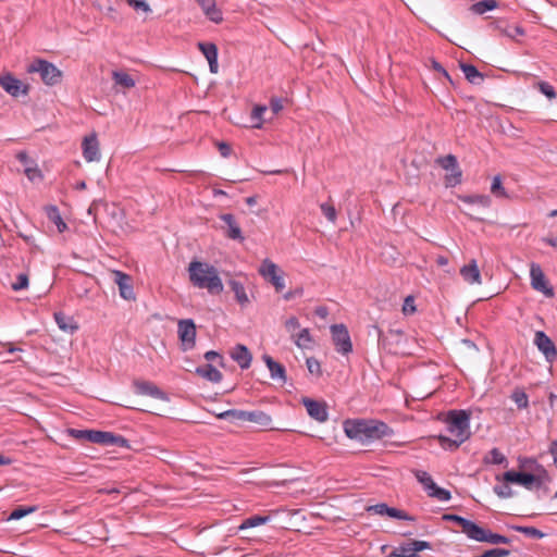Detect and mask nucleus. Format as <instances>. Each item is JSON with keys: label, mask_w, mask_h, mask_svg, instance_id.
Returning a JSON list of instances; mask_svg holds the SVG:
<instances>
[{"label": "nucleus", "mask_w": 557, "mask_h": 557, "mask_svg": "<svg viewBox=\"0 0 557 557\" xmlns=\"http://www.w3.org/2000/svg\"><path fill=\"white\" fill-rule=\"evenodd\" d=\"M442 519L444 521H451V522H455L457 523L460 528H461V531L469 537V539H472L473 536V533L478 527V524L471 520H468L461 516H458V515H454V513H445L443 515Z\"/></svg>", "instance_id": "obj_23"}, {"label": "nucleus", "mask_w": 557, "mask_h": 557, "mask_svg": "<svg viewBox=\"0 0 557 557\" xmlns=\"http://www.w3.org/2000/svg\"><path fill=\"white\" fill-rule=\"evenodd\" d=\"M461 176H462V172L458 165L457 168L451 170L450 174H447L445 176V185L447 187H455L456 185L461 183Z\"/></svg>", "instance_id": "obj_47"}, {"label": "nucleus", "mask_w": 557, "mask_h": 557, "mask_svg": "<svg viewBox=\"0 0 557 557\" xmlns=\"http://www.w3.org/2000/svg\"><path fill=\"white\" fill-rule=\"evenodd\" d=\"M484 462L491 465H507V458L498 448H493L484 457Z\"/></svg>", "instance_id": "obj_39"}, {"label": "nucleus", "mask_w": 557, "mask_h": 557, "mask_svg": "<svg viewBox=\"0 0 557 557\" xmlns=\"http://www.w3.org/2000/svg\"><path fill=\"white\" fill-rule=\"evenodd\" d=\"M508 528L513 531L520 532V533L527 535L528 537H532V539H536V540H541L545 536L544 532H542L541 530H539L534 527L511 524V525H508Z\"/></svg>", "instance_id": "obj_35"}, {"label": "nucleus", "mask_w": 557, "mask_h": 557, "mask_svg": "<svg viewBox=\"0 0 557 557\" xmlns=\"http://www.w3.org/2000/svg\"><path fill=\"white\" fill-rule=\"evenodd\" d=\"M411 545H413V550H416V554L424 549H431L432 547L430 542L419 540H412Z\"/></svg>", "instance_id": "obj_62"}, {"label": "nucleus", "mask_w": 557, "mask_h": 557, "mask_svg": "<svg viewBox=\"0 0 557 557\" xmlns=\"http://www.w3.org/2000/svg\"><path fill=\"white\" fill-rule=\"evenodd\" d=\"M82 148L83 156L87 162H94L100 159L99 141L95 133L84 138Z\"/></svg>", "instance_id": "obj_18"}, {"label": "nucleus", "mask_w": 557, "mask_h": 557, "mask_svg": "<svg viewBox=\"0 0 557 557\" xmlns=\"http://www.w3.org/2000/svg\"><path fill=\"white\" fill-rule=\"evenodd\" d=\"M467 203H479L482 207H488L491 205V198L487 195H471L461 198Z\"/></svg>", "instance_id": "obj_46"}, {"label": "nucleus", "mask_w": 557, "mask_h": 557, "mask_svg": "<svg viewBox=\"0 0 557 557\" xmlns=\"http://www.w3.org/2000/svg\"><path fill=\"white\" fill-rule=\"evenodd\" d=\"M471 413L463 409H453L446 413L445 424L446 431L450 433L454 438L446 435H438L437 440L444 449L456 450L462 443L468 441L471 436L470 431Z\"/></svg>", "instance_id": "obj_2"}, {"label": "nucleus", "mask_w": 557, "mask_h": 557, "mask_svg": "<svg viewBox=\"0 0 557 557\" xmlns=\"http://www.w3.org/2000/svg\"><path fill=\"white\" fill-rule=\"evenodd\" d=\"M46 213L50 221H52L60 233L64 232L67 228L66 223L63 221L60 211L57 206H47L46 207Z\"/></svg>", "instance_id": "obj_32"}, {"label": "nucleus", "mask_w": 557, "mask_h": 557, "mask_svg": "<svg viewBox=\"0 0 557 557\" xmlns=\"http://www.w3.org/2000/svg\"><path fill=\"white\" fill-rule=\"evenodd\" d=\"M102 438H100V445L104 446H117L121 448H129V441L122 435L114 434L112 432L102 431Z\"/></svg>", "instance_id": "obj_28"}, {"label": "nucleus", "mask_w": 557, "mask_h": 557, "mask_svg": "<svg viewBox=\"0 0 557 557\" xmlns=\"http://www.w3.org/2000/svg\"><path fill=\"white\" fill-rule=\"evenodd\" d=\"M534 345L544 355L548 363H553L557 359V348L554 342L543 331H536L534 335Z\"/></svg>", "instance_id": "obj_11"}, {"label": "nucleus", "mask_w": 557, "mask_h": 557, "mask_svg": "<svg viewBox=\"0 0 557 557\" xmlns=\"http://www.w3.org/2000/svg\"><path fill=\"white\" fill-rule=\"evenodd\" d=\"M198 49L202 52L209 63L210 72L216 74L219 71L218 55L219 50L215 44L208 41H199Z\"/></svg>", "instance_id": "obj_17"}, {"label": "nucleus", "mask_w": 557, "mask_h": 557, "mask_svg": "<svg viewBox=\"0 0 557 557\" xmlns=\"http://www.w3.org/2000/svg\"><path fill=\"white\" fill-rule=\"evenodd\" d=\"M436 162L444 169V170H454L458 166L457 158L454 154H447L445 157H440Z\"/></svg>", "instance_id": "obj_48"}, {"label": "nucleus", "mask_w": 557, "mask_h": 557, "mask_svg": "<svg viewBox=\"0 0 557 557\" xmlns=\"http://www.w3.org/2000/svg\"><path fill=\"white\" fill-rule=\"evenodd\" d=\"M113 78L116 84H119L120 86H122L124 88H132L135 86L134 78L127 73L114 72Z\"/></svg>", "instance_id": "obj_43"}, {"label": "nucleus", "mask_w": 557, "mask_h": 557, "mask_svg": "<svg viewBox=\"0 0 557 557\" xmlns=\"http://www.w3.org/2000/svg\"><path fill=\"white\" fill-rule=\"evenodd\" d=\"M460 69L470 84L480 85L484 81V75L474 65L460 63Z\"/></svg>", "instance_id": "obj_30"}, {"label": "nucleus", "mask_w": 557, "mask_h": 557, "mask_svg": "<svg viewBox=\"0 0 557 557\" xmlns=\"http://www.w3.org/2000/svg\"><path fill=\"white\" fill-rule=\"evenodd\" d=\"M537 85H539V90L543 95H545L548 99H555L557 97L554 86H552L549 83L540 82Z\"/></svg>", "instance_id": "obj_52"}, {"label": "nucleus", "mask_w": 557, "mask_h": 557, "mask_svg": "<svg viewBox=\"0 0 557 557\" xmlns=\"http://www.w3.org/2000/svg\"><path fill=\"white\" fill-rule=\"evenodd\" d=\"M428 495L441 502H447L451 498V494L448 490L440 487L436 484L428 492Z\"/></svg>", "instance_id": "obj_44"}, {"label": "nucleus", "mask_w": 557, "mask_h": 557, "mask_svg": "<svg viewBox=\"0 0 557 557\" xmlns=\"http://www.w3.org/2000/svg\"><path fill=\"white\" fill-rule=\"evenodd\" d=\"M113 275L114 283L119 286L120 296L125 300H135L132 276L122 271H114Z\"/></svg>", "instance_id": "obj_14"}, {"label": "nucleus", "mask_w": 557, "mask_h": 557, "mask_svg": "<svg viewBox=\"0 0 557 557\" xmlns=\"http://www.w3.org/2000/svg\"><path fill=\"white\" fill-rule=\"evenodd\" d=\"M497 7L496 0H482L471 5L470 10L474 14H484L487 11H492Z\"/></svg>", "instance_id": "obj_37"}, {"label": "nucleus", "mask_w": 557, "mask_h": 557, "mask_svg": "<svg viewBox=\"0 0 557 557\" xmlns=\"http://www.w3.org/2000/svg\"><path fill=\"white\" fill-rule=\"evenodd\" d=\"M268 108L265 106H255L251 112V121L253 122L255 128H261L263 124V114L267 112Z\"/></svg>", "instance_id": "obj_40"}, {"label": "nucleus", "mask_w": 557, "mask_h": 557, "mask_svg": "<svg viewBox=\"0 0 557 557\" xmlns=\"http://www.w3.org/2000/svg\"><path fill=\"white\" fill-rule=\"evenodd\" d=\"M0 86L12 97L28 95L29 91V85L23 84L11 73L0 75Z\"/></svg>", "instance_id": "obj_13"}, {"label": "nucleus", "mask_w": 557, "mask_h": 557, "mask_svg": "<svg viewBox=\"0 0 557 557\" xmlns=\"http://www.w3.org/2000/svg\"><path fill=\"white\" fill-rule=\"evenodd\" d=\"M189 280L194 286L206 288L212 295L223 292V284L218 270L206 262L193 261L189 263Z\"/></svg>", "instance_id": "obj_4"}, {"label": "nucleus", "mask_w": 557, "mask_h": 557, "mask_svg": "<svg viewBox=\"0 0 557 557\" xmlns=\"http://www.w3.org/2000/svg\"><path fill=\"white\" fill-rule=\"evenodd\" d=\"M262 359L265 362V364L270 371L271 377L273 380H280L281 382L285 383L287 380L285 367L283 364H281L280 362H276L269 355H263Z\"/></svg>", "instance_id": "obj_27"}, {"label": "nucleus", "mask_w": 557, "mask_h": 557, "mask_svg": "<svg viewBox=\"0 0 557 557\" xmlns=\"http://www.w3.org/2000/svg\"><path fill=\"white\" fill-rule=\"evenodd\" d=\"M511 399L519 409H525L529 406V397L522 388H516L511 394Z\"/></svg>", "instance_id": "obj_41"}, {"label": "nucleus", "mask_w": 557, "mask_h": 557, "mask_svg": "<svg viewBox=\"0 0 557 557\" xmlns=\"http://www.w3.org/2000/svg\"><path fill=\"white\" fill-rule=\"evenodd\" d=\"M270 109L272 110L273 115H276L283 110V99L277 97H272L270 99Z\"/></svg>", "instance_id": "obj_60"}, {"label": "nucleus", "mask_w": 557, "mask_h": 557, "mask_svg": "<svg viewBox=\"0 0 557 557\" xmlns=\"http://www.w3.org/2000/svg\"><path fill=\"white\" fill-rule=\"evenodd\" d=\"M242 410L239 409H230L218 416L219 419L230 420V421H240Z\"/></svg>", "instance_id": "obj_55"}, {"label": "nucleus", "mask_w": 557, "mask_h": 557, "mask_svg": "<svg viewBox=\"0 0 557 557\" xmlns=\"http://www.w3.org/2000/svg\"><path fill=\"white\" fill-rule=\"evenodd\" d=\"M493 490L494 493L500 498H509L513 494L511 487L506 482L504 484L495 485Z\"/></svg>", "instance_id": "obj_51"}, {"label": "nucleus", "mask_w": 557, "mask_h": 557, "mask_svg": "<svg viewBox=\"0 0 557 557\" xmlns=\"http://www.w3.org/2000/svg\"><path fill=\"white\" fill-rule=\"evenodd\" d=\"M240 421H247L257 424L262 429H272V418L262 410L246 411L242 410Z\"/></svg>", "instance_id": "obj_19"}, {"label": "nucleus", "mask_w": 557, "mask_h": 557, "mask_svg": "<svg viewBox=\"0 0 557 557\" xmlns=\"http://www.w3.org/2000/svg\"><path fill=\"white\" fill-rule=\"evenodd\" d=\"M25 175L27 178L32 182L36 180H42V173L41 171L36 166V164L27 165L24 170Z\"/></svg>", "instance_id": "obj_50"}, {"label": "nucleus", "mask_w": 557, "mask_h": 557, "mask_svg": "<svg viewBox=\"0 0 557 557\" xmlns=\"http://www.w3.org/2000/svg\"><path fill=\"white\" fill-rule=\"evenodd\" d=\"M54 320L60 330L73 334L78 330V325L75 323L72 317L64 314L63 312H55Z\"/></svg>", "instance_id": "obj_31"}, {"label": "nucleus", "mask_w": 557, "mask_h": 557, "mask_svg": "<svg viewBox=\"0 0 557 557\" xmlns=\"http://www.w3.org/2000/svg\"><path fill=\"white\" fill-rule=\"evenodd\" d=\"M306 366L310 374L315 375L318 377L322 375L321 363L317 358H307Z\"/></svg>", "instance_id": "obj_49"}, {"label": "nucleus", "mask_w": 557, "mask_h": 557, "mask_svg": "<svg viewBox=\"0 0 557 557\" xmlns=\"http://www.w3.org/2000/svg\"><path fill=\"white\" fill-rule=\"evenodd\" d=\"M218 149H219L221 156L224 158H227L232 152L231 146L224 141H221L218 144Z\"/></svg>", "instance_id": "obj_64"}, {"label": "nucleus", "mask_w": 557, "mask_h": 557, "mask_svg": "<svg viewBox=\"0 0 557 557\" xmlns=\"http://www.w3.org/2000/svg\"><path fill=\"white\" fill-rule=\"evenodd\" d=\"M201 8L203 14L213 23L220 24L223 22V13L216 7L215 0H196Z\"/></svg>", "instance_id": "obj_20"}, {"label": "nucleus", "mask_w": 557, "mask_h": 557, "mask_svg": "<svg viewBox=\"0 0 557 557\" xmlns=\"http://www.w3.org/2000/svg\"><path fill=\"white\" fill-rule=\"evenodd\" d=\"M127 4L135 9L136 11L141 10L144 12H149L150 7L145 0H126Z\"/></svg>", "instance_id": "obj_59"}, {"label": "nucleus", "mask_w": 557, "mask_h": 557, "mask_svg": "<svg viewBox=\"0 0 557 557\" xmlns=\"http://www.w3.org/2000/svg\"><path fill=\"white\" fill-rule=\"evenodd\" d=\"M302 405L308 414L318 422H325L329 419L327 406L324 401L314 400L308 397L302 398Z\"/></svg>", "instance_id": "obj_15"}, {"label": "nucleus", "mask_w": 557, "mask_h": 557, "mask_svg": "<svg viewBox=\"0 0 557 557\" xmlns=\"http://www.w3.org/2000/svg\"><path fill=\"white\" fill-rule=\"evenodd\" d=\"M28 286V276L25 273H21L16 277V282L12 284L14 290H21Z\"/></svg>", "instance_id": "obj_58"}, {"label": "nucleus", "mask_w": 557, "mask_h": 557, "mask_svg": "<svg viewBox=\"0 0 557 557\" xmlns=\"http://www.w3.org/2000/svg\"><path fill=\"white\" fill-rule=\"evenodd\" d=\"M460 275L469 284H481V272L479 270L475 259H472L468 264L460 269Z\"/></svg>", "instance_id": "obj_24"}, {"label": "nucleus", "mask_w": 557, "mask_h": 557, "mask_svg": "<svg viewBox=\"0 0 557 557\" xmlns=\"http://www.w3.org/2000/svg\"><path fill=\"white\" fill-rule=\"evenodd\" d=\"M26 72L38 73L40 75V79L47 86H55L62 82L63 73L60 69H58L53 63L36 58L32 63H29L26 67Z\"/></svg>", "instance_id": "obj_5"}, {"label": "nucleus", "mask_w": 557, "mask_h": 557, "mask_svg": "<svg viewBox=\"0 0 557 557\" xmlns=\"http://www.w3.org/2000/svg\"><path fill=\"white\" fill-rule=\"evenodd\" d=\"M269 520H270L269 516L255 515V516L248 517L245 520H243L242 524L239 525V530L256 528V527L267 523Z\"/></svg>", "instance_id": "obj_36"}, {"label": "nucleus", "mask_w": 557, "mask_h": 557, "mask_svg": "<svg viewBox=\"0 0 557 557\" xmlns=\"http://www.w3.org/2000/svg\"><path fill=\"white\" fill-rule=\"evenodd\" d=\"M178 338L182 342L183 350L193 349L196 345V325L191 319H184L177 324Z\"/></svg>", "instance_id": "obj_9"}, {"label": "nucleus", "mask_w": 557, "mask_h": 557, "mask_svg": "<svg viewBox=\"0 0 557 557\" xmlns=\"http://www.w3.org/2000/svg\"><path fill=\"white\" fill-rule=\"evenodd\" d=\"M219 219L224 222V225L221 226L223 235L232 240H236L243 243L245 237L243 235L239 223L236 218L232 213H222L219 215Z\"/></svg>", "instance_id": "obj_10"}, {"label": "nucleus", "mask_w": 557, "mask_h": 557, "mask_svg": "<svg viewBox=\"0 0 557 557\" xmlns=\"http://www.w3.org/2000/svg\"><path fill=\"white\" fill-rule=\"evenodd\" d=\"M321 208V211L323 213V215L330 221V222H335L336 221V216H337V213H336V210L334 208V206L330 205V203H322L320 206Z\"/></svg>", "instance_id": "obj_53"}, {"label": "nucleus", "mask_w": 557, "mask_h": 557, "mask_svg": "<svg viewBox=\"0 0 557 557\" xmlns=\"http://www.w3.org/2000/svg\"><path fill=\"white\" fill-rule=\"evenodd\" d=\"M295 345L299 348H310L313 344V338L309 329H302L297 335H293Z\"/></svg>", "instance_id": "obj_34"}, {"label": "nucleus", "mask_w": 557, "mask_h": 557, "mask_svg": "<svg viewBox=\"0 0 557 557\" xmlns=\"http://www.w3.org/2000/svg\"><path fill=\"white\" fill-rule=\"evenodd\" d=\"M387 557H422L419 554H416L413 550V545H411V541L395 547Z\"/></svg>", "instance_id": "obj_33"}, {"label": "nucleus", "mask_w": 557, "mask_h": 557, "mask_svg": "<svg viewBox=\"0 0 557 557\" xmlns=\"http://www.w3.org/2000/svg\"><path fill=\"white\" fill-rule=\"evenodd\" d=\"M412 473L417 481L423 485L426 493L433 488L435 482L433 481L432 476L424 470H412Z\"/></svg>", "instance_id": "obj_38"}, {"label": "nucleus", "mask_w": 557, "mask_h": 557, "mask_svg": "<svg viewBox=\"0 0 557 557\" xmlns=\"http://www.w3.org/2000/svg\"><path fill=\"white\" fill-rule=\"evenodd\" d=\"M284 325H285V329H286V331H287V332H289V333H294V331H296L297 329H299L300 323H299L298 318H296V317H290V318H288V319L285 321ZM293 335H294V334H292V336H293Z\"/></svg>", "instance_id": "obj_61"}, {"label": "nucleus", "mask_w": 557, "mask_h": 557, "mask_svg": "<svg viewBox=\"0 0 557 557\" xmlns=\"http://www.w3.org/2000/svg\"><path fill=\"white\" fill-rule=\"evenodd\" d=\"M330 330L335 350L342 355L350 354L352 351V343L346 325L343 323L333 324Z\"/></svg>", "instance_id": "obj_6"}, {"label": "nucleus", "mask_w": 557, "mask_h": 557, "mask_svg": "<svg viewBox=\"0 0 557 557\" xmlns=\"http://www.w3.org/2000/svg\"><path fill=\"white\" fill-rule=\"evenodd\" d=\"M196 373L212 383H219L223 379V374L211 363L197 367Z\"/></svg>", "instance_id": "obj_29"}, {"label": "nucleus", "mask_w": 557, "mask_h": 557, "mask_svg": "<svg viewBox=\"0 0 557 557\" xmlns=\"http://www.w3.org/2000/svg\"><path fill=\"white\" fill-rule=\"evenodd\" d=\"M231 357L233 360H235L238 363V366L242 369H248L250 367V363L252 360L251 352L245 345H242V344H237L234 347V349L231 354Z\"/></svg>", "instance_id": "obj_25"}, {"label": "nucleus", "mask_w": 557, "mask_h": 557, "mask_svg": "<svg viewBox=\"0 0 557 557\" xmlns=\"http://www.w3.org/2000/svg\"><path fill=\"white\" fill-rule=\"evenodd\" d=\"M471 540H474L476 542L495 544V545L510 543L509 537H507L505 535L497 534V533H493L491 530L484 529V528L480 527L479 524H478Z\"/></svg>", "instance_id": "obj_16"}, {"label": "nucleus", "mask_w": 557, "mask_h": 557, "mask_svg": "<svg viewBox=\"0 0 557 557\" xmlns=\"http://www.w3.org/2000/svg\"><path fill=\"white\" fill-rule=\"evenodd\" d=\"M346 436L363 445L392 437L394 430L377 419H347L343 422Z\"/></svg>", "instance_id": "obj_1"}, {"label": "nucleus", "mask_w": 557, "mask_h": 557, "mask_svg": "<svg viewBox=\"0 0 557 557\" xmlns=\"http://www.w3.org/2000/svg\"><path fill=\"white\" fill-rule=\"evenodd\" d=\"M491 193L497 198H507L508 195L503 186L502 178L496 175L491 185Z\"/></svg>", "instance_id": "obj_45"}, {"label": "nucleus", "mask_w": 557, "mask_h": 557, "mask_svg": "<svg viewBox=\"0 0 557 557\" xmlns=\"http://www.w3.org/2000/svg\"><path fill=\"white\" fill-rule=\"evenodd\" d=\"M531 286L533 289L543 293L546 297H554V288L547 281L544 272L537 263H532L530 268Z\"/></svg>", "instance_id": "obj_8"}, {"label": "nucleus", "mask_w": 557, "mask_h": 557, "mask_svg": "<svg viewBox=\"0 0 557 557\" xmlns=\"http://www.w3.org/2000/svg\"><path fill=\"white\" fill-rule=\"evenodd\" d=\"M259 273L263 278L270 282L277 293L282 292L285 287L284 276L278 267L269 259L263 260Z\"/></svg>", "instance_id": "obj_7"}, {"label": "nucleus", "mask_w": 557, "mask_h": 557, "mask_svg": "<svg viewBox=\"0 0 557 557\" xmlns=\"http://www.w3.org/2000/svg\"><path fill=\"white\" fill-rule=\"evenodd\" d=\"M532 463V472L528 471H506L503 474V480L506 483H513L525 487L529 491L544 488L545 492L548 487L545 486L550 481L547 470L537 461H530Z\"/></svg>", "instance_id": "obj_3"}, {"label": "nucleus", "mask_w": 557, "mask_h": 557, "mask_svg": "<svg viewBox=\"0 0 557 557\" xmlns=\"http://www.w3.org/2000/svg\"><path fill=\"white\" fill-rule=\"evenodd\" d=\"M417 311L416 305H414V297L413 296H407L404 300L403 305V312L405 315L413 314Z\"/></svg>", "instance_id": "obj_57"}, {"label": "nucleus", "mask_w": 557, "mask_h": 557, "mask_svg": "<svg viewBox=\"0 0 557 557\" xmlns=\"http://www.w3.org/2000/svg\"><path fill=\"white\" fill-rule=\"evenodd\" d=\"M66 433L77 440L83 442H89L95 444H100V438H102V431H96V430H77V429H67Z\"/></svg>", "instance_id": "obj_22"}, {"label": "nucleus", "mask_w": 557, "mask_h": 557, "mask_svg": "<svg viewBox=\"0 0 557 557\" xmlns=\"http://www.w3.org/2000/svg\"><path fill=\"white\" fill-rule=\"evenodd\" d=\"M37 510V506H18L8 517V520H20Z\"/></svg>", "instance_id": "obj_42"}, {"label": "nucleus", "mask_w": 557, "mask_h": 557, "mask_svg": "<svg viewBox=\"0 0 557 557\" xmlns=\"http://www.w3.org/2000/svg\"><path fill=\"white\" fill-rule=\"evenodd\" d=\"M491 26L499 32V34L507 36L511 39H516L517 36H523L525 34L524 28L520 25H509L504 20H498L491 23Z\"/></svg>", "instance_id": "obj_21"}, {"label": "nucleus", "mask_w": 557, "mask_h": 557, "mask_svg": "<svg viewBox=\"0 0 557 557\" xmlns=\"http://www.w3.org/2000/svg\"><path fill=\"white\" fill-rule=\"evenodd\" d=\"M205 359L209 362L218 360L220 366H223V356L215 350H209L205 354Z\"/></svg>", "instance_id": "obj_63"}, {"label": "nucleus", "mask_w": 557, "mask_h": 557, "mask_svg": "<svg viewBox=\"0 0 557 557\" xmlns=\"http://www.w3.org/2000/svg\"><path fill=\"white\" fill-rule=\"evenodd\" d=\"M133 387L137 395L150 396L162 401H169L168 394L150 381L136 379L133 381Z\"/></svg>", "instance_id": "obj_12"}, {"label": "nucleus", "mask_w": 557, "mask_h": 557, "mask_svg": "<svg viewBox=\"0 0 557 557\" xmlns=\"http://www.w3.org/2000/svg\"><path fill=\"white\" fill-rule=\"evenodd\" d=\"M227 285L230 286L231 290L234 293L235 300L239 304V306L242 308H245L250 304L249 297L246 293L243 282H240L236 278H231L227 282Z\"/></svg>", "instance_id": "obj_26"}, {"label": "nucleus", "mask_w": 557, "mask_h": 557, "mask_svg": "<svg viewBox=\"0 0 557 557\" xmlns=\"http://www.w3.org/2000/svg\"><path fill=\"white\" fill-rule=\"evenodd\" d=\"M387 516L391 518L399 519V520H408V521L414 520V518L412 516H409L406 511L394 508V507H389Z\"/></svg>", "instance_id": "obj_56"}, {"label": "nucleus", "mask_w": 557, "mask_h": 557, "mask_svg": "<svg viewBox=\"0 0 557 557\" xmlns=\"http://www.w3.org/2000/svg\"><path fill=\"white\" fill-rule=\"evenodd\" d=\"M388 510H389V506L385 503H380V504L371 505V506L367 507L368 512L374 513V515H380V516H387Z\"/></svg>", "instance_id": "obj_54"}]
</instances>
